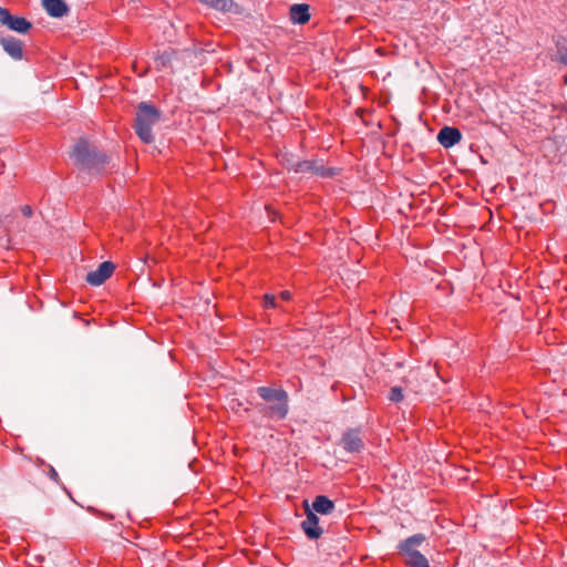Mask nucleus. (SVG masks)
I'll return each instance as SVG.
<instances>
[{
  "label": "nucleus",
  "mask_w": 567,
  "mask_h": 567,
  "mask_svg": "<svg viewBox=\"0 0 567 567\" xmlns=\"http://www.w3.org/2000/svg\"><path fill=\"white\" fill-rule=\"evenodd\" d=\"M71 158L74 164L90 173H101L111 162V157L85 138H80L73 146Z\"/></svg>",
  "instance_id": "obj_1"
},
{
  "label": "nucleus",
  "mask_w": 567,
  "mask_h": 567,
  "mask_svg": "<svg viewBox=\"0 0 567 567\" xmlns=\"http://www.w3.org/2000/svg\"><path fill=\"white\" fill-rule=\"evenodd\" d=\"M258 395L265 402H275V405L257 404L258 411L266 417L272 420H284L289 411L288 393L284 389L271 386L257 388Z\"/></svg>",
  "instance_id": "obj_2"
},
{
  "label": "nucleus",
  "mask_w": 567,
  "mask_h": 567,
  "mask_svg": "<svg viewBox=\"0 0 567 567\" xmlns=\"http://www.w3.org/2000/svg\"><path fill=\"white\" fill-rule=\"evenodd\" d=\"M159 111L145 102L138 104L135 116V132L144 143H153V126L159 121Z\"/></svg>",
  "instance_id": "obj_3"
},
{
  "label": "nucleus",
  "mask_w": 567,
  "mask_h": 567,
  "mask_svg": "<svg viewBox=\"0 0 567 567\" xmlns=\"http://www.w3.org/2000/svg\"><path fill=\"white\" fill-rule=\"evenodd\" d=\"M303 505L306 518L301 522V529L309 539H319L323 534V528L319 525V517L310 509L307 501L303 502Z\"/></svg>",
  "instance_id": "obj_4"
},
{
  "label": "nucleus",
  "mask_w": 567,
  "mask_h": 567,
  "mask_svg": "<svg viewBox=\"0 0 567 567\" xmlns=\"http://www.w3.org/2000/svg\"><path fill=\"white\" fill-rule=\"evenodd\" d=\"M0 23L19 33H27L32 28L31 22L25 18L12 16L8 9L2 7H0Z\"/></svg>",
  "instance_id": "obj_5"
},
{
  "label": "nucleus",
  "mask_w": 567,
  "mask_h": 567,
  "mask_svg": "<svg viewBox=\"0 0 567 567\" xmlns=\"http://www.w3.org/2000/svg\"><path fill=\"white\" fill-rule=\"evenodd\" d=\"M339 445L348 453H360L364 449V442L357 429L346 431L339 442Z\"/></svg>",
  "instance_id": "obj_6"
},
{
  "label": "nucleus",
  "mask_w": 567,
  "mask_h": 567,
  "mask_svg": "<svg viewBox=\"0 0 567 567\" xmlns=\"http://www.w3.org/2000/svg\"><path fill=\"white\" fill-rule=\"evenodd\" d=\"M292 169L295 173H310L320 177H331L334 175V169L319 165L313 161H299L293 164Z\"/></svg>",
  "instance_id": "obj_7"
},
{
  "label": "nucleus",
  "mask_w": 567,
  "mask_h": 567,
  "mask_svg": "<svg viewBox=\"0 0 567 567\" xmlns=\"http://www.w3.org/2000/svg\"><path fill=\"white\" fill-rule=\"evenodd\" d=\"M115 269L112 261H103L96 270L90 271L86 276V281L91 286H101L106 279L111 277Z\"/></svg>",
  "instance_id": "obj_8"
},
{
  "label": "nucleus",
  "mask_w": 567,
  "mask_h": 567,
  "mask_svg": "<svg viewBox=\"0 0 567 567\" xmlns=\"http://www.w3.org/2000/svg\"><path fill=\"white\" fill-rule=\"evenodd\" d=\"M426 540V536L424 534H414L403 540H401L398 546V553L405 558L411 557L412 554L419 551L416 547L421 546Z\"/></svg>",
  "instance_id": "obj_9"
},
{
  "label": "nucleus",
  "mask_w": 567,
  "mask_h": 567,
  "mask_svg": "<svg viewBox=\"0 0 567 567\" xmlns=\"http://www.w3.org/2000/svg\"><path fill=\"white\" fill-rule=\"evenodd\" d=\"M461 131L453 126H444L443 128L440 130L437 134L439 143L445 148L454 146L461 141Z\"/></svg>",
  "instance_id": "obj_10"
},
{
  "label": "nucleus",
  "mask_w": 567,
  "mask_h": 567,
  "mask_svg": "<svg viewBox=\"0 0 567 567\" xmlns=\"http://www.w3.org/2000/svg\"><path fill=\"white\" fill-rule=\"evenodd\" d=\"M42 6L52 18H62L69 12V7L64 0H42Z\"/></svg>",
  "instance_id": "obj_11"
},
{
  "label": "nucleus",
  "mask_w": 567,
  "mask_h": 567,
  "mask_svg": "<svg viewBox=\"0 0 567 567\" xmlns=\"http://www.w3.org/2000/svg\"><path fill=\"white\" fill-rule=\"evenodd\" d=\"M3 50L14 60L23 56L22 42L13 37L2 38L0 41Z\"/></svg>",
  "instance_id": "obj_12"
},
{
  "label": "nucleus",
  "mask_w": 567,
  "mask_h": 567,
  "mask_svg": "<svg viewBox=\"0 0 567 567\" xmlns=\"http://www.w3.org/2000/svg\"><path fill=\"white\" fill-rule=\"evenodd\" d=\"M310 7L306 3H296L290 7L289 16L293 23L303 24L310 20Z\"/></svg>",
  "instance_id": "obj_13"
},
{
  "label": "nucleus",
  "mask_w": 567,
  "mask_h": 567,
  "mask_svg": "<svg viewBox=\"0 0 567 567\" xmlns=\"http://www.w3.org/2000/svg\"><path fill=\"white\" fill-rule=\"evenodd\" d=\"M334 503L324 495L316 496L310 506V509H312L313 513L321 515H329L334 511Z\"/></svg>",
  "instance_id": "obj_14"
},
{
  "label": "nucleus",
  "mask_w": 567,
  "mask_h": 567,
  "mask_svg": "<svg viewBox=\"0 0 567 567\" xmlns=\"http://www.w3.org/2000/svg\"><path fill=\"white\" fill-rule=\"evenodd\" d=\"M405 565L409 567H430L427 558L420 551H416L415 554H412L411 557L405 558Z\"/></svg>",
  "instance_id": "obj_15"
},
{
  "label": "nucleus",
  "mask_w": 567,
  "mask_h": 567,
  "mask_svg": "<svg viewBox=\"0 0 567 567\" xmlns=\"http://www.w3.org/2000/svg\"><path fill=\"white\" fill-rule=\"evenodd\" d=\"M173 56L174 51L172 50H165L163 52L157 53V55L155 56L156 68L162 69L168 66L173 61Z\"/></svg>",
  "instance_id": "obj_16"
},
{
  "label": "nucleus",
  "mask_w": 567,
  "mask_h": 567,
  "mask_svg": "<svg viewBox=\"0 0 567 567\" xmlns=\"http://www.w3.org/2000/svg\"><path fill=\"white\" fill-rule=\"evenodd\" d=\"M219 11H229L234 4L233 0H199Z\"/></svg>",
  "instance_id": "obj_17"
},
{
  "label": "nucleus",
  "mask_w": 567,
  "mask_h": 567,
  "mask_svg": "<svg viewBox=\"0 0 567 567\" xmlns=\"http://www.w3.org/2000/svg\"><path fill=\"white\" fill-rule=\"evenodd\" d=\"M557 55L561 63L567 64V37H560L558 39Z\"/></svg>",
  "instance_id": "obj_18"
},
{
  "label": "nucleus",
  "mask_w": 567,
  "mask_h": 567,
  "mask_svg": "<svg viewBox=\"0 0 567 567\" xmlns=\"http://www.w3.org/2000/svg\"><path fill=\"white\" fill-rule=\"evenodd\" d=\"M389 400L391 402H394V403H399L403 400L404 395H403V389L401 386H392L390 389V393H389Z\"/></svg>",
  "instance_id": "obj_19"
},
{
  "label": "nucleus",
  "mask_w": 567,
  "mask_h": 567,
  "mask_svg": "<svg viewBox=\"0 0 567 567\" xmlns=\"http://www.w3.org/2000/svg\"><path fill=\"white\" fill-rule=\"evenodd\" d=\"M264 306L266 308H276L278 307L277 302H276V298L274 295H270V293H267L264 296Z\"/></svg>",
  "instance_id": "obj_20"
},
{
  "label": "nucleus",
  "mask_w": 567,
  "mask_h": 567,
  "mask_svg": "<svg viewBox=\"0 0 567 567\" xmlns=\"http://www.w3.org/2000/svg\"><path fill=\"white\" fill-rule=\"evenodd\" d=\"M21 213L24 217H31L33 215V209L31 206L29 205H24L22 208H21Z\"/></svg>",
  "instance_id": "obj_21"
},
{
  "label": "nucleus",
  "mask_w": 567,
  "mask_h": 567,
  "mask_svg": "<svg viewBox=\"0 0 567 567\" xmlns=\"http://www.w3.org/2000/svg\"><path fill=\"white\" fill-rule=\"evenodd\" d=\"M280 298H281L282 300H285V301L290 300V298H291V293H290V291H288V290L282 291V292L280 293Z\"/></svg>",
  "instance_id": "obj_22"
},
{
  "label": "nucleus",
  "mask_w": 567,
  "mask_h": 567,
  "mask_svg": "<svg viewBox=\"0 0 567 567\" xmlns=\"http://www.w3.org/2000/svg\"><path fill=\"white\" fill-rule=\"evenodd\" d=\"M50 477L52 480H56L58 478V473H56V471L53 467L50 468Z\"/></svg>",
  "instance_id": "obj_23"
},
{
  "label": "nucleus",
  "mask_w": 567,
  "mask_h": 567,
  "mask_svg": "<svg viewBox=\"0 0 567 567\" xmlns=\"http://www.w3.org/2000/svg\"><path fill=\"white\" fill-rule=\"evenodd\" d=\"M266 405H275V402H266Z\"/></svg>",
  "instance_id": "obj_24"
},
{
  "label": "nucleus",
  "mask_w": 567,
  "mask_h": 567,
  "mask_svg": "<svg viewBox=\"0 0 567 567\" xmlns=\"http://www.w3.org/2000/svg\"><path fill=\"white\" fill-rule=\"evenodd\" d=\"M565 83L567 84V74L565 75Z\"/></svg>",
  "instance_id": "obj_25"
}]
</instances>
